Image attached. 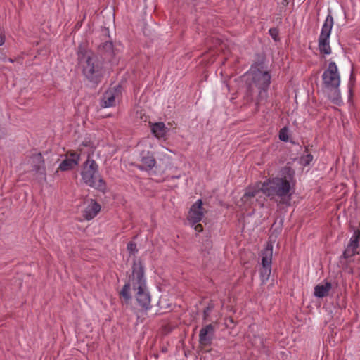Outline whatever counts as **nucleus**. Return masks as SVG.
<instances>
[{"instance_id": "obj_11", "label": "nucleus", "mask_w": 360, "mask_h": 360, "mask_svg": "<svg viewBox=\"0 0 360 360\" xmlns=\"http://www.w3.org/2000/svg\"><path fill=\"white\" fill-rule=\"evenodd\" d=\"M215 328L212 324L202 328L199 333V344L202 348L210 346L212 342Z\"/></svg>"}, {"instance_id": "obj_26", "label": "nucleus", "mask_w": 360, "mask_h": 360, "mask_svg": "<svg viewBox=\"0 0 360 360\" xmlns=\"http://www.w3.org/2000/svg\"><path fill=\"white\" fill-rule=\"evenodd\" d=\"M210 311V307H207L206 309L204 310V319H206L207 317L209 315Z\"/></svg>"}, {"instance_id": "obj_2", "label": "nucleus", "mask_w": 360, "mask_h": 360, "mask_svg": "<svg viewBox=\"0 0 360 360\" xmlns=\"http://www.w3.org/2000/svg\"><path fill=\"white\" fill-rule=\"evenodd\" d=\"M131 287L136 291V299L140 306L146 309H149L150 307V297L146 288L143 266L141 261L134 262L132 274L120 293L126 303L131 299Z\"/></svg>"}, {"instance_id": "obj_3", "label": "nucleus", "mask_w": 360, "mask_h": 360, "mask_svg": "<svg viewBox=\"0 0 360 360\" xmlns=\"http://www.w3.org/2000/svg\"><path fill=\"white\" fill-rule=\"evenodd\" d=\"M247 84V94L257 105L266 100L271 84V75L262 67H252L244 76Z\"/></svg>"}, {"instance_id": "obj_21", "label": "nucleus", "mask_w": 360, "mask_h": 360, "mask_svg": "<svg viewBox=\"0 0 360 360\" xmlns=\"http://www.w3.org/2000/svg\"><path fill=\"white\" fill-rule=\"evenodd\" d=\"M312 160H313V155L311 154H307V155L301 157L300 164L305 167V166L309 165Z\"/></svg>"}, {"instance_id": "obj_17", "label": "nucleus", "mask_w": 360, "mask_h": 360, "mask_svg": "<svg viewBox=\"0 0 360 360\" xmlns=\"http://www.w3.org/2000/svg\"><path fill=\"white\" fill-rule=\"evenodd\" d=\"M332 288L331 283L324 282L321 283L314 288V296L319 298H322L328 295L330 290Z\"/></svg>"}, {"instance_id": "obj_19", "label": "nucleus", "mask_w": 360, "mask_h": 360, "mask_svg": "<svg viewBox=\"0 0 360 360\" xmlns=\"http://www.w3.org/2000/svg\"><path fill=\"white\" fill-rule=\"evenodd\" d=\"M151 131L157 138L160 139L165 136L167 129L163 122H156L152 124Z\"/></svg>"}, {"instance_id": "obj_6", "label": "nucleus", "mask_w": 360, "mask_h": 360, "mask_svg": "<svg viewBox=\"0 0 360 360\" xmlns=\"http://www.w3.org/2000/svg\"><path fill=\"white\" fill-rule=\"evenodd\" d=\"M81 176L84 183L92 188L102 189L105 187L97 163L89 157L83 165Z\"/></svg>"}, {"instance_id": "obj_10", "label": "nucleus", "mask_w": 360, "mask_h": 360, "mask_svg": "<svg viewBox=\"0 0 360 360\" xmlns=\"http://www.w3.org/2000/svg\"><path fill=\"white\" fill-rule=\"evenodd\" d=\"M262 268L260 270V277L262 283H264L269 279L271 272L272 246L262 251Z\"/></svg>"}, {"instance_id": "obj_13", "label": "nucleus", "mask_w": 360, "mask_h": 360, "mask_svg": "<svg viewBox=\"0 0 360 360\" xmlns=\"http://www.w3.org/2000/svg\"><path fill=\"white\" fill-rule=\"evenodd\" d=\"M79 154L76 152H68L65 158L61 162L58 169L68 171L78 165Z\"/></svg>"}, {"instance_id": "obj_9", "label": "nucleus", "mask_w": 360, "mask_h": 360, "mask_svg": "<svg viewBox=\"0 0 360 360\" xmlns=\"http://www.w3.org/2000/svg\"><path fill=\"white\" fill-rule=\"evenodd\" d=\"M206 210L202 207V202L201 200H198L190 208L188 214V219L189 222L191 224V226H194V229L200 233L202 231L203 227L202 224H197L200 222Z\"/></svg>"}, {"instance_id": "obj_25", "label": "nucleus", "mask_w": 360, "mask_h": 360, "mask_svg": "<svg viewBox=\"0 0 360 360\" xmlns=\"http://www.w3.org/2000/svg\"><path fill=\"white\" fill-rule=\"evenodd\" d=\"M5 42V35L2 31L0 30V46H2Z\"/></svg>"}, {"instance_id": "obj_7", "label": "nucleus", "mask_w": 360, "mask_h": 360, "mask_svg": "<svg viewBox=\"0 0 360 360\" xmlns=\"http://www.w3.org/2000/svg\"><path fill=\"white\" fill-rule=\"evenodd\" d=\"M262 191L259 182L246 188L245 193L240 198L241 206L243 209L251 208L255 203L259 202L263 205Z\"/></svg>"}, {"instance_id": "obj_24", "label": "nucleus", "mask_w": 360, "mask_h": 360, "mask_svg": "<svg viewBox=\"0 0 360 360\" xmlns=\"http://www.w3.org/2000/svg\"><path fill=\"white\" fill-rule=\"evenodd\" d=\"M127 250L132 254L137 251L136 245L134 243L130 242L127 244Z\"/></svg>"}, {"instance_id": "obj_8", "label": "nucleus", "mask_w": 360, "mask_h": 360, "mask_svg": "<svg viewBox=\"0 0 360 360\" xmlns=\"http://www.w3.org/2000/svg\"><path fill=\"white\" fill-rule=\"evenodd\" d=\"M333 26V18L330 15H328L326 17L322 26L321 34L319 38V49L321 53L328 55L331 53L329 39Z\"/></svg>"}, {"instance_id": "obj_15", "label": "nucleus", "mask_w": 360, "mask_h": 360, "mask_svg": "<svg viewBox=\"0 0 360 360\" xmlns=\"http://www.w3.org/2000/svg\"><path fill=\"white\" fill-rule=\"evenodd\" d=\"M32 166V171L39 174L43 176H45V167L43 158L40 153L33 155L31 159Z\"/></svg>"}, {"instance_id": "obj_20", "label": "nucleus", "mask_w": 360, "mask_h": 360, "mask_svg": "<svg viewBox=\"0 0 360 360\" xmlns=\"http://www.w3.org/2000/svg\"><path fill=\"white\" fill-rule=\"evenodd\" d=\"M100 51H104L106 53H111L112 51V43L110 41H106L101 44L98 47Z\"/></svg>"}, {"instance_id": "obj_1", "label": "nucleus", "mask_w": 360, "mask_h": 360, "mask_svg": "<svg viewBox=\"0 0 360 360\" xmlns=\"http://www.w3.org/2000/svg\"><path fill=\"white\" fill-rule=\"evenodd\" d=\"M295 171L285 167L278 175L264 182H259L262 193L278 205H289L295 185Z\"/></svg>"}, {"instance_id": "obj_16", "label": "nucleus", "mask_w": 360, "mask_h": 360, "mask_svg": "<svg viewBox=\"0 0 360 360\" xmlns=\"http://www.w3.org/2000/svg\"><path fill=\"white\" fill-rule=\"evenodd\" d=\"M101 210V205L95 200H91L84 210V217L86 219L90 220L94 218Z\"/></svg>"}, {"instance_id": "obj_18", "label": "nucleus", "mask_w": 360, "mask_h": 360, "mask_svg": "<svg viewBox=\"0 0 360 360\" xmlns=\"http://www.w3.org/2000/svg\"><path fill=\"white\" fill-rule=\"evenodd\" d=\"M115 105V91L110 89L105 92L101 100V105L103 108H109Z\"/></svg>"}, {"instance_id": "obj_4", "label": "nucleus", "mask_w": 360, "mask_h": 360, "mask_svg": "<svg viewBox=\"0 0 360 360\" xmlns=\"http://www.w3.org/2000/svg\"><path fill=\"white\" fill-rule=\"evenodd\" d=\"M77 56L83 75L94 84L99 83L103 75V60L85 44L79 46Z\"/></svg>"}, {"instance_id": "obj_12", "label": "nucleus", "mask_w": 360, "mask_h": 360, "mask_svg": "<svg viewBox=\"0 0 360 360\" xmlns=\"http://www.w3.org/2000/svg\"><path fill=\"white\" fill-rule=\"evenodd\" d=\"M359 240L360 231L356 230L352 236L349 243L343 252V257L345 258H349L359 254L358 248L359 246Z\"/></svg>"}, {"instance_id": "obj_23", "label": "nucleus", "mask_w": 360, "mask_h": 360, "mask_svg": "<svg viewBox=\"0 0 360 360\" xmlns=\"http://www.w3.org/2000/svg\"><path fill=\"white\" fill-rule=\"evenodd\" d=\"M269 32L275 41L278 40V30L277 28H271L269 30Z\"/></svg>"}, {"instance_id": "obj_5", "label": "nucleus", "mask_w": 360, "mask_h": 360, "mask_svg": "<svg viewBox=\"0 0 360 360\" xmlns=\"http://www.w3.org/2000/svg\"><path fill=\"white\" fill-rule=\"evenodd\" d=\"M323 87L328 91L329 99L335 104L340 105L342 102L340 91V75L336 63L330 62L327 69L322 75Z\"/></svg>"}, {"instance_id": "obj_22", "label": "nucleus", "mask_w": 360, "mask_h": 360, "mask_svg": "<svg viewBox=\"0 0 360 360\" xmlns=\"http://www.w3.org/2000/svg\"><path fill=\"white\" fill-rule=\"evenodd\" d=\"M279 139L283 141H288L289 139L288 130L287 127L282 128L279 131Z\"/></svg>"}, {"instance_id": "obj_14", "label": "nucleus", "mask_w": 360, "mask_h": 360, "mask_svg": "<svg viewBox=\"0 0 360 360\" xmlns=\"http://www.w3.org/2000/svg\"><path fill=\"white\" fill-rule=\"evenodd\" d=\"M156 163V160L153 155L148 151L142 152L141 154L140 164L137 166L141 170H150Z\"/></svg>"}]
</instances>
